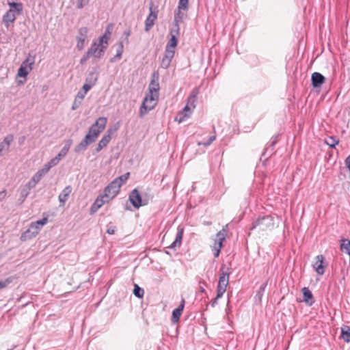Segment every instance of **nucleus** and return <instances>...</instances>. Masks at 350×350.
<instances>
[{
  "label": "nucleus",
  "instance_id": "1a4fd4ad",
  "mask_svg": "<svg viewBox=\"0 0 350 350\" xmlns=\"http://www.w3.org/2000/svg\"><path fill=\"white\" fill-rule=\"evenodd\" d=\"M153 3H150L149 6L150 13L145 21V31H149L154 25V22L157 18L158 10H152Z\"/></svg>",
  "mask_w": 350,
  "mask_h": 350
},
{
  "label": "nucleus",
  "instance_id": "6e6d98bb",
  "mask_svg": "<svg viewBox=\"0 0 350 350\" xmlns=\"http://www.w3.org/2000/svg\"><path fill=\"white\" fill-rule=\"evenodd\" d=\"M29 189H27V187L23 189L21 192V195L23 198H25L29 193Z\"/></svg>",
  "mask_w": 350,
  "mask_h": 350
},
{
  "label": "nucleus",
  "instance_id": "f257e3e1",
  "mask_svg": "<svg viewBox=\"0 0 350 350\" xmlns=\"http://www.w3.org/2000/svg\"><path fill=\"white\" fill-rule=\"evenodd\" d=\"M152 198V195L147 193L144 194L142 196L137 189L132 190L129 194V201L136 208H139L142 206L148 204L149 200Z\"/></svg>",
  "mask_w": 350,
  "mask_h": 350
},
{
  "label": "nucleus",
  "instance_id": "dca6fc26",
  "mask_svg": "<svg viewBox=\"0 0 350 350\" xmlns=\"http://www.w3.org/2000/svg\"><path fill=\"white\" fill-rule=\"evenodd\" d=\"M110 200L108 198H105V195H100L92 204L90 211L92 213L96 212L104 204L109 202Z\"/></svg>",
  "mask_w": 350,
  "mask_h": 350
},
{
  "label": "nucleus",
  "instance_id": "5701e85b",
  "mask_svg": "<svg viewBox=\"0 0 350 350\" xmlns=\"http://www.w3.org/2000/svg\"><path fill=\"white\" fill-rule=\"evenodd\" d=\"M183 235V229L178 228L176 239L168 247L170 249H173V250H176L177 247H179L181 245Z\"/></svg>",
  "mask_w": 350,
  "mask_h": 350
},
{
  "label": "nucleus",
  "instance_id": "b1692460",
  "mask_svg": "<svg viewBox=\"0 0 350 350\" xmlns=\"http://www.w3.org/2000/svg\"><path fill=\"white\" fill-rule=\"evenodd\" d=\"M89 136H85V138L75 148V152H80L87 149L88 146L93 143L90 140Z\"/></svg>",
  "mask_w": 350,
  "mask_h": 350
},
{
  "label": "nucleus",
  "instance_id": "e2e57ef3",
  "mask_svg": "<svg viewBox=\"0 0 350 350\" xmlns=\"http://www.w3.org/2000/svg\"><path fill=\"white\" fill-rule=\"evenodd\" d=\"M219 298H217V295H216V297L212 300V301L211 302V306L213 308L215 307L217 304V300L219 299Z\"/></svg>",
  "mask_w": 350,
  "mask_h": 350
},
{
  "label": "nucleus",
  "instance_id": "f704fd0d",
  "mask_svg": "<svg viewBox=\"0 0 350 350\" xmlns=\"http://www.w3.org/2000/svg\"><path fill=\"white\" fill-rule=\"evenodd\" d=\"M98 80V75L94 72H90L85 79V83L94 86Z\"/></svg>",
  "mask_w": 350,
  "mask_h": 350
},
{
  "label": "nucleus",
  "instance_id": "39448f33",
  "mask_svg": "<svg viewBox=\"0 0 350 350\" xmlns=\"http://www.w3.org/2000/svg\"><path fill=\"white\" fill-rule=\"evenodd\" d=\"M226 229L223 228L222 230L219 231L216 234L215 243L212 246V251L213 252L215 258H217L219 256L223 241L226 239Z\"/></svg>",
  "mask_w": 350,
  "mask_h": 350
},
{
  "label": "nucleus",
  "instance_id": "20e7f679",
  "mask_svg": "<svg viewBox=\"0 0 350 350\" xmlns=\"http://www.w3.org/2000/svg\"><path fill=\"white\" fill-rule=\"evenodd\" d=\"M274 222L273 219L270 215L263 216L259 217L258 219L254 221L252 224L251 230L258 228L260 230H267L273 227Z\"/></svg>",
  "mask_w": 350,
  "mask_h": 350
},
{
  "label": "nucleus",
  "instance_id": "7ed1b4c3",
  "mask_svg": "<svg viewBox=\"0 0 350 350\" xmlns=\"http://www.w3.org/2000/svg\"><path fill=\"white\" fill-rule=\"evenodd\" d=\"M228 269H226L225 265L221 268V273L219 278L218 284L217 286V298H221L226 291V287L229 283L230 272Z\"/></svg>",
  "mask_w": 350,
  "mask_h": 350
},
{
  "label": "nucleus",
  "instance_id": "8fccbe9b",
  "mask_svg": "<svg viewBox=\"0 0 350 350\" xmlns=\"http://www.w3.org/2000/svg\"><path fill=\"white\" fill-rule=\"evenodd\" d=\"M42 176L38 172L33 175L31 179L36 183H38L42 179Z\"/></svg>",
  "mask_w": 350,
  "mask_h": 350
},
{
  "label": "nucleus",
  "instance_id": "69168bd1",
  "mask_svg": "<svg viewBox=\"0 0 350 350\" xmlns=\"http://www.w3.org/2000/svg\"><path fill=\"white\" fill-rule=\"evenodd\" d=\"M266 286H267V284L265 283L261 285L260 288V290L262 291H264L265 288H266Z\"/></svg>",
  "mask_w": 350,
  "mask_h": 350
},
{
  "label": "nucleus",
  "instance_id": "cd10ccee",
  "mask_svg": "<svg viewBox=\"0 0 350 350\" xmlns=\"http://www.w3.org/2000/svg\"><path fill=\"white\" fill-rule=\"evenodd\" d=\"M15 19L16 16L12 8L7 11L6 13L3 16V21L5 23H8V25L9 23H13Z\"/></svg>",
  "mask_w": 350,
  "mask_h": 350
},
{
  "label": "nucleus",
  "instance_id": "09e8293b",
  "mask_svg": "<svg viewBox=\"0 0 350 350\" xmlns=\"http://www.w3.org/2000/svg\"><path fill=\"white\" fill-rule=\"evenodd\" d=\"M91 57V55L89 54V53L87 51L83 56L80 59V64H85L87 60Z\"/></svg>",
  "mask_w": 350,
  "mask_h": 350
},
{
  "label": "nucleus",
  "instance_id": "052dcab7",
  "mask_svg": "<svg viewBox=\"0 0 350 350\" xmlns=\"http://www.w3.org/2000/svg\"><path fill=\"white\" fill-rule=\"evenodd\" d=\"M346 167L348 168L349 172H350V154L346 158L345 161Z\"/></svg>",
  "mask_w": 350,
  "mask_h": 350
},
{
  "label": "nucleus",
  "instance_id": "f3484780",
  "mask_svg": "<svg viewBox=\"0 0 350 350\" xmlns=\"http://www.w3.org/2000/svg\"><path fill=\"white\" fill-rule=\"evenodd\" d=\"M48 221L47 217H44L42 219L38 220L35 222H32L29 228L34 232V233L37 235L42 226L45 225Z\"/></svg>",
  "mask_w": 350,
  "mask_h": 350
},
{
  "label": "nucleus",
  "instance_id": "a211bd4d",
  "mask_svg": "<svg viewBox=\"0 0 350 350\" xmlns=\"http://www.w3.org/2000/svg\"><path fill=\"white\" fill-rule=\"evenodd\" d=\"M185 301L184 299H183L178 307L172 311V321L173 323H177L179 321L185 307Z\"/></svg>",
  "mask_w": 350,
  "mask_h": 350
},
{
  "label": "nucleus",
  "instance_id": "338daca9",
  "mask_svg": "<svg viewBox=\"0 0 350 350\" xmlns=\"http://www.w3.org/2000/svg\"><path fill=\"white\" fill-rule=\"evenodd\" d=\"M205 289L203 287H200V292L204 293Z\"/></svg>",
  "mask_w": 350,
  "mask_h": 350
},
{
  "label": "nucleus",
  "instance_id": "4d7b16f0",
  "mask_svg": "<svg viewBox=\"0 0 350 350\" xmlns=\"http://www.w3.org/2000/svg\"><path fill=\"white\" fill-rule=\"evenodd\" d=\"M93 86H92L91 85L87 83H85V84L83 85V92H84L85 93L87 94V92L92 88Z\"/></svg>",
  "mask_w": 350,
  "mask_h": 350
},
{
  "label": "nucleus",
  "instance_id": "a878e982",
  "mask_svg": "<svg viewBox=\"0 0 350 350\" xmlns=\"http://www.w3.org/2000/svg\"><path fill=\"white\" fill-rule=\"evenodd\" d=\"M185 16V14L183 12V10H177L174 13V28H180L179 23L181 22Z\"/></svg>",
  "mask_w": 350,
  "mask_h": 350
},
{
  "label": "nucleus",
  "instance_id": "c9c22d12",
  "mask_svg": "<svg viewBox=\"0 0 350 350\" xmlns=\"http://www.w3.org/2000/svg\"><path fill=\"white\" fill-rule=\"evenodd\" d=\"M111 129H109L107 131V134L103 135L102 139L99 141V144L100 146L106 147L107 144L109 143L111 137Z\"/></svg>",
  "mask_w": 350,
  "mask_h": 350
},
{
  "label": "nucleus",
  "instance_id": "393cba45",
  "mask_svg": "<svg viewBox=\"0 0 350 350\" xmlns=\"http://www.w3.org/2000/svg\"><path fill=\"white\" fill-rule=\"evenodd\" d=\"M72 144V139H68L66 141L64 147L62 148L60 152L58 153V154L56 156L60 161L63 158L66 157L67 154L71 145Z\"/></svg>",
  "mask_w": 350,
  "mask_h": 350
},
{
  "label": "nucleus",
  "instance_id": "6e6552de",
  "mask_svg": "<svg viewBox=\"0 0 350 350\" xmlns=\"http://www.w3.org/2000/svg\"><path fill=\"white\" fill-rule=\"evenodd\" d=\"M105 50V46H101L96 42H93L88 52L96 61L103 56Z\"/></svg>",
  "mask_w": 350,
  "mask_h": 350
},
{
  "label": "nucleus",
  "instance_id": "473e14b6",
  "mask_svg": "<svg viewBox=\"0 0 350 350\" xmlns=\"http://www.w3.org/2000/svg\"><path fill=\"white\" fill-rule=\"evenodd\" d=\"M190 117L189 113L180 111L176 116L174 120L178 123H182Z\"/></svg>",
  "mask_w": 350,
  "mask_h": 350
},
{
  "label": "nucleus",
  "instance_id": "4be33fe9",
  "mask_svg": "<svg viewBox=\"0 0 350 350\" xmlns=\"http://www.w3.org/2000/svg\"><path fill=\"white\" fill-rule=\"evenodd\" d=\"M304 301L308 305L312 306L314 303V299L312 292L307 287L302 288Z\"/></svg>",
  "mask_w": 350,
  "mask_h": 350
},
{
  "label": "nucleus",
  "instance_id": "37998d69",
  "mask_svg": "<svg viewBox=\"0 0 350 350\" xmlns=\"http://www.w3.org/2000/svg\"><path fill=\"white\" fill-rule=\"evenodd\" d=\"M109 39L105 38L103 35L99 38L98 44L101 46H105V49H107L108 46V41Z\"/></svg>",
  "mask_w": 350,
  "mask_h": 350
},
{
  "label": "nucleus",
  "instance_id": "4c0bfd02",
  "mask_svg": "<svg viewBox=\"0 0 350 350\" xmlns=\"http://www.w3.org/2000/svg\"><path fill=\"white\" fill-rule=\"evenodd\" d=\"M325 142L331 148H335L338 144L339 140L334 136H329L325 139Z\"/></svg>",
  "mask_w": 350,
  "mask_h": 350
},
{
  "label": "nucleus",
  "instance_id": "0e129e2a",
  "mask_svg": "<svg viewBox=\"0 0 350 350\" xmlns=\"http://www.w3.org/2000/svg\"><path fill=\"white\" fill-rule=\"evenodd\" d=\"M103 148H104V147L100 146V144L98 143V146H97V148H96V152H99V151H100Z\"/></svg>",
  "mask_w": 350,
  "mask_h": 350
},
{
  "label": "nucleus",
  "instance_id": "c85d7f7f",
  "mask_svg": "<svg viewBox=\"0 0 350 350\" xmlns=\"http://www.w3.org/2000/svg\"><path fill=\"white\" fill-rule=\"evenodd\" d=\"M340 242V250L350 256V241L347 239L342 238Z\"/></svg>",
  "mask_w": 350,
  "mask_h": 350
},
{
  "label": "nucleus",
  "instance_id": "6ab92c4d",
  "mask_svg": "<svg viewBox=\"0 0 350 350\" xmlns=\"http://www.w3.org/2000/svg\"><path fill=\"white\" fill-rule=\"evenodd\" d=\"M325 77L319 72H314L312 75L311 81L314 88H319L325 82Z\"/></svg>",
  "mask_w": 350,
  "mask_h": 350
},
{
  "label": "nucleus",
  "instance_id": "3c124183",
  "mask_svg": "<svg viewBox=\"0 0 350 350\" xmlns=\"http://www.w3.org/2000/svg\"><path fill=\"white\" fill-rule=\"evenodd\" d=\"M215 139V136L213 135V136H211L206 142H204L202 143V144L204 146H208L209 145H211Z\"/></svg>",
  "mask_w": 350,
  "mask_h": 350
},
{
  "label": "nucleus",
  "instance_id": "a19ab883",
  "mask_svg": "<svg viewBox=\"0 0 350 350\" xmlns=\"http://www.w3.org/2000/svg\"><path fill=\"white\" fill-rule=\"evenodd\" d=\"M8 5L12 8H14L15 10L19 14L23 10V5L21 3L9 2Z\"/></svg>",
  "mask_w": 350,
  "mask_h": 350
},
{
  "label": "nucleus",
  "instance_id": "423d86ee",
  "mask_svg": "<svg viewBox=\"0 0 350 350\" xmlns=\"http://www.w3.org/2000/svg\"><path fill=\"white\" fill-rule=\"evenodd\" d=\"M154 100L155 98L153 94L147 95L144 98L139 109V116L141 118L154 108L155 105Z\"/></svg>",
  "mask_w": 350,
  "mask_h": 350
},
{
  "label": "nucleus",
  "instance_id": "9b49d317",
  "mask_svg": "<svg viewBox=\"0 0 350 350\" xmlns=\"http://www.w3.org/2000/svg\"><path fill=\"white\" fill-rule=\"evenodd\" d=\"M197 90H193L191 94L187 98V103L185 107L181 111H185V113H189L191 115L192 113V110L196 107V103H197Z\"/></svg>",
  "mask_w": 350,
  "mask_h": 350
},
{
  "label": "nucleus",
  "instance_id": "2eb2a0df",
  "mask_svg": "<svg viewBox=\"0 0 350 350\" xmlns=\"http://www.w3.org/2000/svg\"><path fill=\"white\" fill-rule=\"evenodd\" d=\"M174 54V51L165 50V54L161 62V67L164 69H167L170 66L172 59H173Z\"/></svg>",
  "mask_w": 350,
  "mask_h": 350
},
{
  "label": "nucleus",
  "instance_id": "49530a36",
  "mask_svg": "<svg viewBox=\"0 0 350 350\" xmlns=\"http://www.w3.org/2000/svg\"><path fill=\"white\" fill-rule=\"evenodd\" d=\"M90 0H77V9H82L86 5Z\"/></svg>",
  "mask_w": 350,
  "mask_h": 350
},
{
  "label": "nucleus",
  "instance_id": "58836bf2",
  "mask_svg": "<svg viewBox=\"0 0 350 350\" xmlns=\"http://www.w3.org/2000/svg\"><path fill=\"white\" fill-rule=\"evenodd\" d=\"M133 294L137 298H142L144 295V291L139 285L135 284L134 285Z\"/></svg>",
  "mask_w": 350,
  "mask_h": 350
},
{
  "label": "nucleus",
  "instance_id": "5fc2aeb1",
  "mask_svg": "<svg viewBox=\"0 0 350 350\" xmlns=\"http://www.w3.org/2000/svg\"><path fill=\"white\" fill-rule=\"evenodd\" d=\"M37 183H36L32 179H31L26 185L27 189L31 190L35 187Z\"/></svg>",
  "mask_w": 350,
  "mask_h": 350
},
{
  "label": "nucleus",
  "instance_id": "680f3d73",
  "mask_svg": "<svg viewBox=\"0 0 350 350\" xmlns=\"http://www.w3.org/2000/svg\"><path fill=\"white\" fill-rule=\"evenodd\" d=\"M6 194V191L5 190L0 191V202L5 199Z\"/></svg>",
  "mask_w": 350,
  "mask_h": 350
},
{
  "label": "nucleus",
  "instance_id": "bf43d9fd",
  "mask_svg": "<svg viewBox=\"0 0 350 350\" xmlns=\"http://www.w3.org/2000/svg\"><path fill=\"white\" fill-rule=\"evenodd\" d=\"M116 230V228L115 226H109L107 232L109 234H113Z\"/></svg>",
  "mask_w": 350,
  "mask_h": 350
},
{
  "label": "nucleus",
  "instance_id": "0eeeda50",
  "mask_svg": "<svg viewBox=\"0 0 350 350\" xmlns=\"http://www.w3.org/2000/svg\"><path fill=\"white\" fill-rule=\"evenodd\" d=\"M120 187L117 184L116 181H111L104 189V195L105 198L111 200L114 198L120 191Z\"/></svg>",
  "mask_w": 350,
  "mask_h": 350
},
{
  "label": "nucleus",
  "instance_id": "7c9ffc66",
  "mask_svg": "<svg viewBox=\"0 0 350 350\" xmlns=\"http://www.w3.org/2000/svg\"><path fill=\"white\" fill-rule=\"evenodd\" d=\"M341 338L346 342H350V327L349 326H344L341 327Z\"/></svg>",
  "mask_w": 350,
  "mask_h": 350
},
{
  "label": "nucleus",
  "instance_id": "de8ad7c7",
  "mask_svg": "<svg viewBox=\"0 0 350 350\" xmlns=\"http://www.w3.org/2000/svg\"><path fill=\"white\" fill-rule=\"evenodd\" d=\"M50 167L48 165L47 163H46L42 169L38 171V172L43 176L50 170Z\"/></svg>",
  "mask_w": 350,
  "mask_h": 350
},
{
  "label": "nucleus",
  "instance_id": "4468645a",
  "mask_svg": "<svg viewBox=\"0 0 350 350\" xmlns=\"http://www.w3.org/2000/svg\"><path fill=\"white\" fill-rule=\"evenodd\" d=\"M29 59L27 58L23 62L20 68L18 69L17 76L19 77H26L29 71L32 69L33 62L27 64Z\"/></svg>",
  "mask_w": 350,
  "mask_h": 350
},
{
  "label": "nucleus",
  "instance_id": "603ef678",
  "mask_svg": "<svg viewBox=\"0 0 350 350\" xmlns=\"http://www.w3.org/2000/svg\"><path fill=\"white\" fill-rule=\"evenodd\" d=\"M85 95H86V93H85L84 92H82V91H79V92L77 93V96H76L75 98H78V100H80L81 102H82V100H83V98H85Z\"/></svg>",
  "mask_w": 350,
  "mask_h": 350
},
{
  "label": "nucleus",
  "instance_id": "2f4dec72",
  "mask_svg": "<svg viewBox=\"0 0 350 350\" xmlns=\"http://www.w3.org/2000/svg\"><path fill=\"white\" fill-rule=\"evenodd\" d=\"M278 141V135L272 137L271 139V144L269 147H267L265 149V151L262 153V156H265L267 152H268V151H269L270 154H271L273 151L274 146L277 144Z\"/></svg>",
  "mask_w": 350,
  "mask_h": 350
},
{
  "label": "nucleus",
  "instance_id": "864d4df0",
  "mask_svg": "<svg viewBox=\"0 0 350 350\" xmlns=\"http://www.w3.org/2000/svg\"><path fill=\"white\" fill-rule=\"evenodd\" d=\"M81 104V102L80 100H79L78 98H75V100L72 103V110L77 109L80 106Z\"/></svg>",
  "mask_w": 350,
  "mask_h": 350
},
{
  "label": "nucleus",
  "instance_id": "a18cd8bd",
  "mask_svg": "<svg viewBox=\"0 0 350 350\" xmlns=\"http://www.w3.org/2000/svg\"><path fill=\"white\" fill-rule=\"evenodd\" d=\"M60 161V160L57 157H54L53 159H51L48 163V165L50 167V168H51L52 167H54L55 165H57L59 162Z\"/></svg>",
  "mask_w": 350,
  "mask_h": 350
},
{
  "label": "nucleus",
  "instance_id": "bb28decb",
  "mask_svg": "<svg viewBox=\"0 0 350 350\" xmlns=\"http://www.w3.org/2000/svg\"><path fill=\"white\" fill-rule=\"evenodd\" d=\"M13 140V136L12 135H8L5 137L3 141L0 143V155L2 154V152L3 150H8L9 149L10 143Z\"/></svg>",
  "mask_w": 350,
  "mask_h": 350
},
{
  "label": "nucleus",
  "instance_id": "ea45409f",
  "mask_svg": "<svg viewBox=\"0 0 350 350\" xmlns=\"http://www.w3.org/2000/svg\"><path fill=\"white\" fill-rule=\"evenodd\" d=\"M188 4L189 0H179L177 8L187 12L188 10Z\"/></svg>",
  "mask_w": 350,
  "mask_h": 350
},
{
  "label": "nucleus",
  "instance_id": "aec40b11",
  "mask_svg": "<svg viewBox=\"0 0 350 350\" xmlns=\"http://www.w3.org/2000/svg\"><path fill=\"white\" fill-rule=\"evenodd\" d=\"M72 192L71 186L68 185L66 187L61 193L59 195L58 199L61 204V206H64L66 202L68 200V197Z\"/></svg>",
  "mask_w": 350,
  "mask_h": 350
},
{
  "label": "nucleus",
  "instance_id": "9d476101",
  "mask_svg": "<svg viewBox=\"0 0 350 350\" xmlns=\"http://www.w3.org/2000/svg\"><path fill=\"white\" fill-rule=\"evenodd\" d=\"M179 30H180V28H174L170 30L171 38H170V40L168 41L165 50H166V51L170 50V51H175V48L176 47V46L178 44V39L176 37L179 35Z\"/></svg>",
  "mask_w": 350,
  "mask_h": 350
},
{
  "label": "nucleus",
  "instance_id": "412c9836",
  "mask_svg": "<svg viewBox=\"0 0 350 350\" xmlns=\"http://www.w3.org/2000/svg\"><path fill=\"white\" fill-rule=\"evenodd\" d=\"M316 262L314 264L313 267L315 269L316 271L319 275H323L325 272L324 267L323 266V262L324 260V257L323 255H318L316 257Z\"/></svg>",
  "mask_w": 350,
  "mask_h": 350
},
{
  "label": "nucleus",
  "instance_id": "13d9d810",
  "mask_svg": "<svg viewBox=\"0 0 350 350\" xmlns=\"http://www.w3.org/2000/svg\"><path fill=\"white\" fill-rule=\"evenodd\" d=\"M131 30L130 29H128V30H125L123 33V36H125V40H126V43H129V37L131 36Z\"/></svg>",
  "mask_w": 350,
  "mask_h": 350
},
{
  "label": "nucleus",
  "instance_id": "c756f323",
  "mask_svg": "<svg viewBox=\"0 0 350 350\" xmlns=\"http://www.w3.org/2000/svg\"><path fill=\"white\" fill-rule=\"evenodd\" d=\"M123 48H124V44H123V42L121 41L118 44L116 55L114 57H113L112 58H111V59H110L111 62H115L120 59V58L122 57V53H123Z\"/></svg>",
  "mask_w": 350,
  "mask_h": 350
},
{
  "label": "nucleus",
  "instance_id": "72a5a7b5",
  "mask_svg": "<svg viewBox=\"0 0 350 350\" xmlns=\"http://www.w3.org/2000/svg\"><path fill=\"white\" fill-rule=\"evenodd\" d=\"M37 235L33 232L29 228L25 230L21 237V239L23 241L31 239L36 237Z\"/></svg>",
  "mask_w": 350,
  "mask_h": 350
},
{
  "label": "nucleus",
  "instance_id": "f03ea898",
  "mask_svg": "<svg viewBox=\"0 0 350 350\" xmlns=\"http://www.w3.org/2000/svg\"><path fill=\"white\" fill-rule=\"evenodd\" d=\"M107 122V119L105 117L98 118L95 123L90 126L88 133L85 136H89L90 140L94 142L99 134L105 129Z\"/></svg>",
  "mask_w": 350,
  "mask_h": 350
},
{
  "label": "nucleus",
  "instance_id": "f8f14e48",
  "mask_svg": "<svg viewBox=\"0 0 350 350\" xmlns=\"http://www.w3.org/2000/svg\"><path fill=\"white\" fill-rule=\"evenodd\" d=\"M88 33V29L85 27H81L78 31L77 47L79 51L83 50L85 46V41L87 38Z\"/></svg>",
  "mask_w": 350,
  "mask_h": 350
},
{
  "label": "nucleus",
  "instance_id": "79ce46f5",
  "mask_svg": "<svg viewBox=\"0 0 350 350\" xmlns=\"http://www.w3.org/2000/svg\"><path fill=\"white\" fill-rule=\"evenodd\" d=\"M112 30H113V25L109 24L105 30V33H104L103 36L105 38H107V39H110L111 33H112Z\"/></svg>",
  "mask_w": 350,
  "mask_h": 350
},
{
  "label": "nucleus",
  "instance_id": "c03bdc74",
  "mask_svg": "<svg viewBox=\"0 0 350 350\" xmlns=\"http://www.w3.org/2000/svg\"><path fill=\"white\" fill-rule=\"evenodd\" d=\"M12 282V278H8L3 281H0V290L7 287Z\"/></svg>",
  "mask_w": 350,
  "mask_h": 350
},
{
  "label": "nucleus",
  "instance_id": "e433bc0d",
  "mask_svg": "<svg viewBox=\"0 0 350 350\" xmlns=\"http://www.w3.org/2000/svg\"><path fill=\"white\" fill-rule=\"evenodd\" d=\"M129 176H130V173L127 172L122 176L117 177L113 180L116 181L117 184L121 187V186L126 182Z\"/></svg>",
  "mask_w": 350,
  "mask_h": 350
},
{
  "label": "nucleus",
  "instance_id": "ddd939ff",
  "mask_svg": "<svg viewBox=\"0 0 350 350\" xmlns=\"http://www.w3.org/2000/svg\"><path fill=\"white\" fill-rule=\"evenodd\" d=\"M159 72L158 70L154 71L152 74V79L149 84V92L150 94H153L155 93L156 94H158V92L159 90Z\"/></svg>",
  "mask_w": 350,
  "mask_h": 350
}]
</instances>
